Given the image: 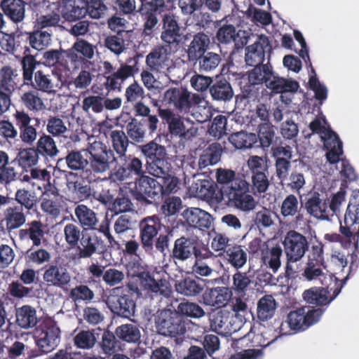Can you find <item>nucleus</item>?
Listing matches in <instances>:
<instances>
[{
    "label": "nucleus",
    "mask_w": 359,
    "mask_h": 359,
    "mask_svg": "<svg viewBox=\"0 0 359 359\" xmlns=\"http://www.w3.org/2000/svg\"><path fill=\"white\" fill-rule=\"evenodd\" d=\"M115 161L113 151L101 141L93 137L88 139L86 149L73 151L66 156V163L72 170H81L89 165L95 174L107 172Z\"/></svg>",
    "instance_id": "1"
},
{
    "label": "nucleus",
    "mask_w": 359,
    "mask_h": 359,
    "mask_svg": "<svg viewBox=\"0 0 359 359\" xmlns=\"http://www.w3.org/2000/svg\"><path fill=\"white\" fill-rule=\"evenodd\" d=\"M248 187L246 181L239 180L238 184L224 187L222 189V196L237 209L251 211L255 209L256 201L251 195L246 193Z\"/></svg>",
    "instance_id": "2"
},
{
    "label": "nucleus",
    "mask_w": 359,
    "mask_h": 359,
    "mask_svg": "<svg viewBox=\"0 0 359 359\" xmlns=\"http://www.w3.org/2000/svg\"><path fill=\"white\" fill-rule=\"evenodd\" d=\"M322 314L321 309L302 307L290 311L287 314L286 323L292 330H304L318 322Z\"/></svg>",
    "instance_id": "3"
},
{
    "label": "nucleus",
    "mask_w": 359,
    "mask_h": 359,
    "mask_svg": "<svg viewBox=\"0 0 359 359\" xmlns=\"http://www.w3.org/2000/svg\"><path fill=\"white\" fill-rule=\"evenodd\" d=\"M283 244L287 259L292 262L301 259L308 249L306 237L294 230L286 233Z\"/></svg>",
    "instance_id": "4"
},
{
    "label": "nucleus",
    "mask_w": 359,
    "mask_h": 359,
    "mask_svg": "<svg viewBox=\"0 0 359 359\" xmlns=\"http://www.w3.org/2000/svg\"><path fill=\"white\" fill-rule=\"evenodd\" d=\"M340 232L349 242L357 241L359 235V201H356V198L349 202Z\"/></svg>",
    "instance_id": "5"
},
{
    "label": "nucleus",
    "mask_w": 359,
    "mask_h": 359,
    "mask_svg": "<svg viewBox=\"0 0 359 359\" xmlns=\"http://www.w3.org/2000/svg\"><path fill=\"white\" fill-rule=\"evenodd\" d=\"M145 62L150 70L161 72L165 69L168 76L175 74V67L169 65V57L167 50L163 46L154 48L146 57Z\"/></svg>",
    "instance_id": "6"
},
{
    "label": "nucleus",
    "mask_w": 359,
    "mask_h": 359,
    "mask_svg": "<svg viewBox=\"0 0 359 359\" xmlns=\"http://www.w3.org/2000/svg\"><path fill=\"white\" fill-rule=\"evenodd\" d=\"M60 330L52 323L41 325L35 332L38 346L45 352L50 351L60 341Z\"/></svg>",
    "instance_id": "7"
},
{
    "label": "nucleus",
    "mask_w": 359,
    "mask_h": 359,
    "mask_svg": "<svg viewBox=\"0 0 359 359\" xmlns=\"http://www.w3.org/2000/svg\"><path fill=\"white\" fill-rule=\"evenodd\" d=\"M168 130L172 135L186 140H192L198 135L197 123L188 118L176 117L169 123Z\"/></svg>",
    "instance_id": "8"
},
{
    "label": "nucleus",
    "mask_w": 359,
    "mask_h": 359,
    "mask_svg": "<svg viewBox=\"0 0 359 359\" xmlns=\"http://www.w3.org/2000/svg\"><path fill=\"white\" fill-rule=\"evenodd\" d=\"M156 324L158 332L165 336L177 335L184 332V327L181 323L180 317L170 310H165L160 313Z\"/></svg>",
    "instance_id": "9"
},
{
    "label": "nucleus",
    "mask_w": 359,
    "mask_h": 359,
    "mask_svg": "<svg viewBox=\"0 0 359 359\" xmlns=\"http://www.w3.org/2000/svg\"><path fill=\"white\" fill-rule=\"evenodd\" d=\"M130 190L137 199L154 198L161 193L160 183L155 179L143 175L136 181L133 188L130 187Z\"/></svg>",
    "instance_id": "10"
},
{
    "label": "nucleus",
    "mask_w": 359,
    "mask_h": 359,
    "mask_svg": "<svg viewBox=\"0 0 359 359\" xmlns=\"http://www.w3.org/2000/svg\"><path fill=\"white\" fill-rule=\"evenodd\" d=\"M270 50L267 36L260 35L257 40L245 48V62L250 66L260 65L264 60L265 53Z\"/></svg>",
    "instance_id": "11"
},
{
    "label": "nucleus",
    "mask_w": 359,
    "mask_h": 359,
    "mask_svg": "<svg viewBox=\"0 0 359 359\" xmlns=\"http://www.w3.org/2000/svg\"><path fill=\"white\" fill-rule=\"evenodd\" d=\"M61 198L57 189L51 184H48L42 195L41 202V210L52 217H57L61 210Z\"/></svg>",
    "instance_id": "12"
},
{
    "label": "nucleus",
    "mask_w": 359,
    "mask_h": 359,
    "mask_svg": "<svg viewBox=\"0 0 359 359\" xmlns=\"http://www.w3.org/2000/svg\"><path fill=\"white\" fill-rule=\"evenodd\" d=\"M34 86L36 90L48 95H55L62 87L60 76L54 74H45L37 71L34 74Z\"/></svg>",
    "instance_id": "13"
},
{
    "label": "nucleus",
    "mask_w": 359,
    "mask_h": 359,
    "mask_svg": "<svg viewBox=\"0 0 359 359\" xmlns=\"http://www.w3.org/2000/svg\"><path fill=\"white\" fill-rule=\"evenodd\" d=\"M210 327L212 331L224 336L241 330L231 318L229 320V314L224 311H219L215 313L211 320Z\"/></svg>",
    "instance_id": "14"
},
{
    "label": "nucleus",
    "mask_w": 359,
    "mask_h": 359,
    "mask_svg": "<svg viewBox=\"0 0 359 359\" xmlns=\"http://www.w3.org/2000/svg\"><path fill=\"white\" fill-rule=\"evenodd\" d=\"M0 8L15 24L22 22L25 18L26 3L22 0H2Z\"/></svg>",
    "instance_id": "15"
},
{
    "label": "nucleus",
    "mask_w": 359,
    "mask_h": 359,
    "mask_svg": "<svg viewBox=\"0 0 359 359\" xmlns=\"http://www.w3.org/2000/svg\"><path fill=\"white\" fill-rule=\"evenodd\" d=\"M86 0H65L57 10L67 20L73 21L86 13Z\"/></svg>",
    "instance_id": "16"
},
{
    "label": "nucleus",
    "mask_w": 359,
    "mask_h": 359,
    "mask_svg": "<svg viewBox=\"0 0 359 359\" xmlns=\"http://www.w3.org/2000/svg\"><path fill=\"white\" fill-rule=\"evenodd\" d=\"M232 292L226 287H217L206 290L203 294V303L208 306L222 307L230 300Z\"/></svg>",
    "instance_id": "17"
},
{
    "label": "nucleus",
    "mask_w": 359,
    "mask_h": 359,
    "mask_svg": "<svg viewBox=\"0 0 359 359\" xmlns=\"http://www.w3.org/2000/svg\"><path fill=\"white\" fill-rule=\"evenodd\" d=\"M107 304L111 311L118 315L128 317L134 313L135 304L126 295L110 294L107 299Z\"/></svg>",
    "instance_id": "18"
},
{
    "label": "nucleus",
    "mask_w": 359,
    "mask_h": 359,
    "mask_svg": "<svg viewBox=\"0 0 359 359\" xmlns=\"http://www.w3.org/2000/svg\"><path fill=\"white\" fill-rule=\"evenodd\" d=\"M194 255L196 261L193 272L200 276H211L215 271L210 261L212 257V252L207 250H195Z\"/></svg>",
    "instance_id": "19"
},
{
    "label": "nucleus",
    "mask_w": 359,
    "mask_h": 359,
    "mask_svg": "<svg viewBox=\"0 0 359 359\" xmlns=\"http://www.w3.org/2000/svg\"><path fill=\"white\" fill-rule=\"evenodd\" d=\"M217 38L222 43L234 41L237 45L243 46L248 43L249 32L244 30L236 32L233 26L225 25L218 30Z\"/></svg>",
    "instance_id": "20"
},
{
    "label": "nucleus",
    "mask_w": 359,
    "mask_h": 359,
    "mask_svg": "<svg viewBox=\"0 0 359 359\" xmlns=\"http://www.w3.org/2000/svg\"><path fill=\"white\" fill-rule=\"evenodd\" d=\"M136 70L133 66L123 65L116 72L106 77L104 83L107 90H116L119 91L121 89L123 81L128 77L133 76Z\"/></svg>",
    "instance_id": "21"
},
{
    "label": "nucleus",
    "mask_w": 359,
    "mask_h": 359,
    "mask_svg": "<svg viewBox=\"0 0 359 359\" xmlns=\"http://www.w3.org/2000/svg\"><path fill=\"white\" fill-rule=\"evenodd\" d=\"M163 32L161 34V40L167 44L178 45L181 41L180 29L177 21L172 16H164Z\"/></svg>",
    "instance_id": "22"
},
{
    "label": "nucleus",
    "mask_w": 359,
    "mask_h": 359,
    "mask_svg": "<svg viewBox=\"0 0 359 359\" xmlns=\"http://www.w3.org/2000/svg\"><path fill=\"white\" fill-rule=\"evenodd\" d=\"M43 278L48 285L56 287H62L71 281V276L67 270L57 266H50L47 269Z\"/></svg>",
    "instance_id": "23"
},
{
    "label": "nucleus",
    "mask_w": 359,
    "mask_h": 359,
    "mask_svg": "<svg viewBox=\"0 0 359 359\" xmlns=\"http://www.w3.org/2000/svg\"><path fill=\"white\" fill-rule=\"evenodd\" d=\"M305 209L311 216L316 219L329 220L327 204L317 193H314L306 201Z\"/></svg>",
    "instance_id": "24"
},
{
    "label": "nucleus",
    "mask_w": 359,
    "mask_h": 359,
    "mask_svg": "<svg viewBox=\"0 0 359 359\" xmlns=\"http://www.w3.org/2000/svg\"><path fill=\"white\" fill-rule=\"evenodd\" d=\"M189 92L182 88H172L168 89L164 93V100L170 104H172L177 109H185L189 108Z\"/></svg>",
    "instance_id": "25"
},
{
    "label": "nucleus",
    "mask_w": 359,
    "mask_h": 359,
    "mask_svg": "<svg viewBox=\"0 0 359 359\" xmlns=\"http://www.w3.org/2000/svg\"><path fill=\"white\" fill-rule=\"evenodd\" d=\"M302 276L309 281L319 280L323 285L327 286V289L330 287V282L332 281V276L325 274L319 266L318 260L310 259Z\"/></svg>",
    "instance_id": "26"
},
{
    "label": "nucleus",
    "mask_w": 359,
    "mask_h": 359,
    "mask_svg": "<svg viewBox=\"0 0 359 359\" xmlns=\"http://www.w3.org/2000/svg\"><path fill=\"white\" fill-rule=\"evenodd\" d=\"M210 43L208 35L203 33L194 35L187 49L189 59L196 60L200 58L208 49Z\"/></svg>",
    "instance_id": "27"
},
{
    "label": "nucleus",
    "mask_w": 359,
    "mask_h": 359,
    "mask_svg": "<svg viewBox=\"0 0 359 359\" xmlns=\"http://www.w3.org/2000/svg\"><path fill=\"white\" fill-rule=\"evenodd\" d=\"M183 217L191 226L209 228L211 225L210 215L199 208H190L183 212Z\"/></svg>",
    "instance_id": "28"
},
{
    "label": "nucleus",
    "mask_w": 359,
    "mask_h": 359,
    "mask_svg": "<svg viewBox=\"0 0 359 359\" xmlns=\"http://www.w3.org/2000/svg\"><path fill=\"white\" fill-rule=\"evenodd\" d=\"M283 250L279 246H274L271 248L266 247L261 252V260L264 266L276 272L281 265L280 257Z\"/></svg>",
    "instance_id": "29"
},
{
    "label": "nucleus",
    "mask_w": 359,
    "mask_h": 359,
    "mask_svg": "<svg viewBox=\"0 0 359 359\" xmlns=\"http://www.w3.org/2000/svg\"><path fill=\"white\" fill-rule=\"evenodd\" d=\"M338 293L334 297H330L327 289L315 287L305 290L302 294V297L309 304L325 305L329 304Z\"/></svg>",
    "instance_id": "30"
},
{
    "label": "nucleus",
    "mask_w": 359,
    "mask_h": 359,
    "mask_svg": "<svg viewBox=\"0 0 359 359\" xmlns=\"http://www.w3.org/2000/svg\"><path fill=\"white\" fill-rule=\"evenodd\" d=\"M158 218L156 216L144 218L140 222L141 238L144 246L151 247L153 238L157 234L156 224Z\"/></svg>",
    "instance_id": "31"
},
{
    "label": "nucleus",
    "mask_w": 359,
    "mask_h": 359,
    "mask_svg": "<svg viewBox=\"0 0 359 359\" xmlns=\"http://www.w3.org/2000/svg\"><path fill=\"white\" fill-rule=\"evenodd\" d=\"M75 216L84 229H95L98 223L95 213L86 205H79L74 210Z\"/></svg>",
    "instance_id": "32"
},
{
    "label": "nucleus",
    "mask_w": 359,
    "mask_h": 359,
    "mask_svg": "<svg viewBox=\"0 0 359 359\" xmlns=\"http://www.w3.org/2000/svg\"><path fill=\"white\" fill-rule=\"evenodd\" d=\"M222 153V150L219 144H210L201 155L198 161L199 167L205 168L217 164L220 161Z\"/></svg>",
    "instance_id": "33"
},
{
    "label": "nucleus",
    "mask_w": 359,
    "mask_h": 359,
    "mask_svg": "<svg viewBox=\"0 0 359 359\" xmlns=\"http://www.w3.org/2000/svg\"><path fill=\"white\" fill-rule=\"evenodd\" d=\"M18 325L24 329L34 327L37 323L36 311L29 306H23L16 311Z\"/></svg>",
    "instance_id": "34"
},
{
    "label": "nucleus",
    "mask_w": 359,
    "mask_h": 359,
    "mask_svg": "<svg viewBox=\"0 0 359 359\" xmlns=\"http://www.w3.org/2000/svg\"><path fill=\"white\" fill-rule=\"evenodd\" d=\"M266 86L276 93H294L299 88V84L295 81L276 76H273V79H270Z\"/></svg>",
    "instance_id": "35"
},
{
    "label": "nucleus",
    "mask_w": 359,
    "mask_h": 359,
    "mask_svg": "<svg viewBox=\"0 0 359 359\" xmlns=\"http://www.w3.org/2000/svg\"><path fill=\"white\" fill-rule=\"evenodd\" d=\"M6 229L11 231L22 226L26 222V217L18 207H10L5 211Z\"/></svg>",
    "instance_id": "36"
},
{
    "label": "nucleus",
    "mask_w": 359,
    "mask_h": 359,
    "mask_svg": "<svg viewBox=\"0 0 359 359\" xmlns=\"http://www.w3.org/2000/svg\"><path fill=\"white\" fill-rule=\"evenodd\" d=\"M276 302L271 295H265L257 303V316L261 320H267L273 316Z\"/></svg>",
    "instance_id": "37"
},
{
    "label": "nucleus",
    "mask_w": 359,
    "mask_h": 359,
    "mask_svg": "<svg viewBox=\"0 0 359 359\" xmlns=\"http://www.w3.org/2000/svg\"><path fill=\"white\" fill-rule=\"evenodd\" d=\"M78 54L80 58L91 59L94 55V48L88 41L83 39L79 40L69 50L68 57L75 60L78 57Z\"/></svg>",
    "instance_id": "38"
},
{
    "label": "nucleus",
    "mask_w": 359,
    "mask_h": 359,
    "mask_svg": "<svg viewBox=\"0 0 359 359\" xmlns=\"http://www.w3.org/2000/svg\"><path fill=\"white\" fill-rule=\"evenodd\" d=\"M229 262L236 269L242 268L247 262L248 255L243 246L236 245L226 251Z\"/></svg>",
    "instance_id": "39"
},
{
    "label": "nucleus",
    "mask_w": 359,
    "mask_h": 359,
    "mask_svg": "<svg viewBox=\"0 0 359 359\" xmlns=\"http://www.w3.org/2000/svg\"><path fill=\"white\" fill-rule=\"evenodd\" d=\"M229 142L239 149L251 148L257 141V137L254 133L238 132L231 135Z\"/></svg>",
    "instance_id": "40"
},
{
    "label": "nucleus",
    "mask_w": 359,
    "mask_h": 359,
    "mask_svg": "<svg viewBox=\"0 0 359 359\" xmlns=\"http://www.w3.org/2000/svg\"><path fill=\"white\" fill-rule=\"evenodd\" d=\"M189 193L193 197L210 198L213 194L212 184L207 180H197L189 186Z\"/></svg>",
    "instance_id": "41"
},
{
    "label": "nucleus",
    "mask_w": 359,
    "mask_h": 359,
    "mask_svg": "<svg viewBox=\"0 0 359 359\" xmlns=\"http://www.w3.org/2000/svg\"><path fill=\"white\" fill-rule=\"evenodd\" d=\"M324 147L327 150L325 156L328 163L336 164L340 160L343 154L342 143L336 135V140L328 139L324 142Z\"/></svg>",
    "instance_id": "42"
},
{
    "label": "nucleus",
    "mask_w": 359,
    "mask_h": 359,
    "mask_svg": "<svg viewBox=\"0 0 359 359\" xmlns=\"http://www.w3.org/2000/svg\"><path fill=\"white\" fill-rule=\"evenodd\" d=\"M194 247L189 239L180 238L176 240L172 250V255L180 260H185L191 257Z\"/></svg>",
    "instance_id": "43"
},
{
    "label": "nucleus",
    "mask_w": 359,
    "mask_h": 359,
    "mask_svg": "<svg viewBox=\"0 0 359 359\" xmlns=\"http://www.w3.org/2000/svg\"><path fill=\"white\" fill-rule=\"evenodd\" d=\"M21 101L27 109L32 111H41L46 109V104L36 90H29L22 93Z\"/></svg>",
    "instance_id": "44"
},
{
    "label": "nucleus",
    "mask_w": 359,
    "mask_h": 359,
    "mask_svg": "<svg viewBox=\"0 0 359 359\" xmlns=\"http://www.w3.org/2000/svg\"><path fill=\"white\" fill-rule=\"evenodd\" d=\"M248 74L249 82L252 85L262 83L264 81L269 82L271 79L272 72L267 65H255Z\"/></svg>",
    "instance_id": "45"
},
{
    "label": "nucleus",
    "mask_w": 359,
    "mask_h": 359,
    "mask_svg": "<svg viewBox=\"0 0 359 359\" xmlns=\"http://www.w3.org/2000/svg\"><path fill=\"white\" fill-rule=\"evenodd\" d=\"M210 94L215 100H228L232 97L233 91L226 80H220L211 87Z\"/></svg>",
    "instance_id": "46"
},
{
    "label": "nucleus",
    "mask_w": 359,
    "mask_h": 359,
    "mask_svg": "<svg viewBox=\"0 0 359 359\" xmlns=\"http://www.w3.org/2000/svg\"><path fill=\"white\" fill-rule=\"evenodd\" d=\"M51 36L46 31H35L29 34V42L33 48L41 50L50 44Z\"/></svg>",
    "instance_id": "47"
},
{
    "label": "nucleus",
    "mask_w": 359,
    "mask_h": 359,
    "mask_svg": "<svg viewBox=\"0 0 359 359\" xmlns=\"http://www.w3.org/2000/svg\"><path fill=\"white\" fill-rule=\"evenodd\" d=\"M116 336L127 342H136L140 339V332L134 325L126 324L118 327L116 330Z\"/></svg>",
    "instance_id": "48"
},
{
    "label": "nucleus",
    "mask_w": 359,
    "mask_h": 359,
    "mask_svg": "<svg viewBox=\"0 0 359 359\" xmlns=\"http://www.w3.org/2000/svg\"><path fill=\"white\" fill-rule=\"evenodd\" d=\"M81 108L86 113L100 114L104 110L103 97L100 95L85 96L81 102Z\"/></svg>",
    "instance_id": "49"
},
{
    "label": "nucleus",
    "mask_w": 359,
    "mask_h": 359,
    "mask_svg": "<svg viewBox=\"0 0 359 359\" xmlns=\"http://www.w3.org/2000/svg\"><path fill=\"white\" fill-rule=\"evenodd\" d=\"M310 129L320 135L321 140L325 142L328 139L336 140V134L327 127V122L324 118H316L309 124Z\"/></svg>",
    "instance_id": "50"
},
{
    "label": "nucleus",
    "mask_w": 359,
    "mask_h": 359,
    "mask_svg": "<svg viewBox=\"0 0 359 359\" xmlns=\"http://www.w3.org/2000/svg\"><path fill=\"white\" fill-rule=\"evenodd\" d=\"M232 310L234 312V315L231 317V318L238 326V327L241 329L246 321V317L250 313L248 307L243 300L237 298L233 303Z\"/></svg>",
    "instance_id": "51"
},
{
    "label": "nucleus",
    "mask_w": 359,
    "mask_h": 359,
    "mask_svg": "<svg viewBox=\"0 0 359 359\" xmlns=\"http://www.w3.org/2000/svg\"><path fill=\"white\" fill-rule=\"evenodd\" d=\"M176 291L186 296H194L202 291V287L190 278L177 281L175 284Z\"/></svg>",
    "instance_id": "52"
},
{
    "label": "nucleus",
    "mask_w": 359,
    "mask_h": 359,
    "mask_svg": "<svg viewBox=\"0 0 359 359\" xmlns=\"http://www.w3.org/2000/svg\"><path fill=\"white\" fill-rule=\"evenodd\" d=\"M177 311L178 313L193 318H200L205 316V312L198 304L184 302L178 304Z\"/></svg>",
    "instance_id": "53"
},
{
    "label": "nucleus",
    "mask_w": 359,
    "mask_h": 359,
    "mask_svg": "<svg viewBox=\"0 0 359 359\" xmlns=\"http://www.w3.org/2000/svg\"><path fill=\"white\" fill-rule=\"evenodd\" d=\"M18 163L23 168L35 165L39 161L37 151L34 149H25L19 151L16 158Z\"/></svg>",
    "instance_id": "54"
},
{
    "label": "nucleus",
    "mask_w": 359,
    "mask_h": 359,
    "mask_svg": "<svg viewBox=\"0 0 359 359\" xmlns=\"http://www.w3.org/2000/svg\"><path fill=\"white\" fill-rule=\"evenodd\" d=\"M97 339L93 332L89 330H82L77 333L74 342L77 348L82 349L92 348L96 344Z\"/></svg>",
    "instance_id": "55"
},
{
    "label": "nucleus",
    "mask_w": 359,
    "mask_h": 359,
    "mask_svg": "<svg viewBox=\"0 0 359 359\" xmlns=\"http://www.w3.org/2000/svg\"><path fill=\"white\" fill-rule=\"evenodd\" d=\"M110 138L116 152L121 156H123L128 145L126 134L122 130H112L110 133Z\"/></svg>",
    "instance_id": "56"
},
{
    "label": "nucleus",
    "mask_w": 359,
    "mask_h": 359,
    "mask_svg": "<svg viewBox=\"0 0 359 359\" xmlns=\"http://www.w3.org/2000/svg\"><path fill=\"white\" fill-rule=\"evenodd\" d=\"M36 148L37 151L43 156H54L58 151L55 141L48 135L39 138Z\"/></svg>",
    "instance_id": "57"
},
{
    "label": "nucleus",
    "mask_w": 359,
    "mask_h": 359,
    "mask_svg": "<svg viewBox=\"0 0 359 359\" xmlns=\"http://www.w3.org/2000/svg\"><path fill=\"white\" fill-rule=\"evenodd\" d=\"M252 175L265 172L268 170V158L266 156H250L246 162Z\"/></svg>",
    "instance_id": "58"
},
{
    "label": "nucleus",
    "mask_w": 359,
    "mask_h": 359,
    "mask_svg": "<svg viewBox=\"0 0 359 359\" xmlns=\"http://www.w3.org/2000/svg\"><path fill=\"white\" fill-rule=\"evenodd\" d=\"M141 150L150 161L165 158L166 153L164 147L154 142L143 145Z\"/></svg>",
    "instance_id": "59"
},
{
    "label": "nucleus",
    "mask_w": 359,
    "mask_h": 359,
    "mask_svg": "<svg viewBox=\"0 0 359 359\" xmlns=\"http://www.w3.org/2000/svg\"><path fill=\"white\" fill-rule=\"evenodd\" d=\"M96 249L95 239L88 234L83 235L78 248L79 257L81 258L90 257L96 251Z\"/></svg>",
    "instance_id": "60"
},
{
    "label": "nucleus",
    "mask_w": 359,
    "mask_h": 359,
    "mask_svg": "<svg viewBox=\"0 0 359 359\" xmlns=\"http://www.w3.org/2000/svg\"><path fill=\"white\" fill-rule=\"evenodd\" d=\"M14 76V71L11 67H2L0 71V89L7 93L12 92L15 86Z\"/></svg>",
    "instance_id": "61"
},
{
    "label": "nucleus",
    "mask_w": 359,
    "mask_h": 359,
    "mask_svg": "<svg viewBox=\"0 0 359 359\" xmlns=\"http://www.w3.org/2000/svg\"><path fill=\"white\" fill-rule=\"evenodd\" d=\"M348 253L341 251H334L330 260V269L334 273L341 272L348 264Z\"/></svg>",
    "instance_id": "62"
},
{
    "label": "nucleus",
    "mask_w": 359,
    "mask_h": 359,
    "mask_svg": "<svg viewBox=\"0 0 359 359\" xmlns=\"http://www.w3.org/2000/svg\"><path fill=\"white\" fill-rule=\"evenodd\" d=\"M60 20L59 11L57 13L51 12L41 15L37 18L35 23V27L37 29H44L57 25Z\"/></svg>",
    "instance_id": "63"
},
{
    "label": "nucleus",
    "mask_w": 359,
    "mask_h": 359,
    "mask_svg": "<svg viewBox=\"0 0 359 359\" xmlns=\"http://www.w3.org/2000/svg\"><path fill=\"white\" fill-rule=\"evenodd\" d=\"M168 170V164L165 161V158L155 159L147 162V172L156 177L161 178L166 174Z\"/></svg>",
    "instance_id": "64"
}]
</instances>
